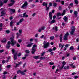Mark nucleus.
Returning <instances> with one entry per match:
<instances>
[{"mask_svg": "<svg viewBox=\"0 0 79 79\" xmlns=\"http://www.w3.org/2000/svg\"><path fill=\"white\" fill-rule=\"evenodd\" d=\"M10 40L11 42H12L11 43V42L8 41L7 43V44L8 45H10L11 44L12 47H13V46H15V44H16V41L14 40V38H11Z\"/></svg>", "mask_w": 79, "mask_h": 79, "instance_id": "1", "label": "nucleus"}, {"mask_svg": "<svg viewBox=\"0 0 79 79\" xmlns=\"http://www.w3.org/2000/svg\"><path fill=\"white\" fill-rule=\"evenodd\" d=\"M12 54L14 55V60H16L17 59V52H15V50L13 49H12Z\"/></svg>", "mask_w": 79, "mask_h": 79, "instance_id": "2", "label": "nucleus"}, {"mask_svg": "<svg viewBox=\"0 0 79 79\" xmlns=\"http://www.w3.org/2000/svg\"><path fill=\"white\" fill-rule=\"evenodd\" d=\"M37 45L35 44L33 45V47L31 49V53L32 54H34L35 52L36 51V49L37 48Z\"/></svg>", "mask_w": 79, "mask_h": 79, "instance_id": "3", "label": "nucleus"}, {"mask_svg": "<svg viewBox=\"0 0 79 79\" xmlns=\"http://www.w3.org/2000/svg\"><path fill=\"white\" fill-rule=\"evenodd\" d=\"M28 5V3H27V2H25L24 4H23L21 7V8L24 9L25 8H27V6Z\"/></svg>", "mask_w": 79, "mask_h": 79, "instance_id": "4", "label": "nucleus"}, {"mask_svg": "<svg viewBox=\"0 0 79 79\" xmlns=\"http://www.w3.org/2000/svg\"><path fill=\"white\" fill-rule=\"evenodd\" d=\"M43 44H44V48H46L49 46V43L47 42V41H44Z\"/></svg>", "mask_w": 79, "mask_h": 79, "instance_id": "5", "label": "nucleus"}, {"mask_svg": "<svg viewBox=\"0 0 79 79\" xmlns=\"http://www.w3.org/2000/svg\"><path fill=\"white\" fill-rule=\"evenodd\" d=\"M69 35V33H67L65 34L63 39L64 40H68V36Z\"/></svg>", "mask_w": 79, "mask_h": 79, "instance_id": "6", "label": "nucleus"}, {"mask_svg": "<svg viewBox=\"0 0 79 79\" xmlns=\"http://www.w3.org/2000/svg\"><path fill=\"white\" fill-rule=\"evenodd\" d=\"M75 31V27H72V31L70 32V34L71 35H73L74 31Z\"/></svg>", "mask_w": 79, "mask_h": 79, "instance_id": "7", "label": "nucleus"}, {"mask_svg": "<svg viewBox=\"0 0 79 79\" xmlns=\"http://www.w3.org/2000/svg\"><path fill=\"white\" fill-rule=\"evenodd\" d=\"M1 16H5V15L6 14V13L5 11H4V10L2 11L1 12Z\"/></svg>", "mask_w": 79, "mask_h": 79, "instance_id": "8", "label": "nucleus"}, {"mask_svg": "<svg viewBox=\"0 0 79 79\" xmlns=\"http://www.w3.org/2000/svg\"><path fill=\"white\" fill-rule=\"evenodd\" d=\"M71 68H75L76 66L75 65H74V63H72L69 64Z\"/></svg>", "mask_w": 79, "mask_h": 79, "instance_id": "9", "label": "nucleus"}, {"mask_svg": "<svg viewBox=\"0 0 79 79\" xmlns=\"http://www.w3.org/2000/svg\"><path fill=\"white\" fill-rule=\"evenodd\" d=\"M33 44V43H30V44H28V45H27V47H31L32 45Z\"/></svg>", "mask_w": 79, "mask_h": 79, "instance_id": "10", "label": "nucleus"}, {"mask_svg": "<svg viewBox=\"0 0 79 79\" xmlns=\"http://www.w3.org/2000/svg\"><path fill=\"white\" fill-rule=\"evenodd\" d=\"M26 15V13H24L23 15V18H24V17H26V18H27V17H28V15Z\"/></svg>", "mask_w": 79, "mask_h": 79, "instance_id": "11", "label": "nucleus"}, {"mask_svg": "<svg viewBox=\"0 0 79 79\" xmlns=\"http://www.w3.org/2000/svg\"><path fill=\"white\" fill-rule=\"evenodd\" d=\"M60 42H62V40H63V39L62 38V37H63V35H62V34L60 35Z\"/></svg>", "mask_w": 79, "mask_h": 79, "instance_id": "12", "label": "nucleus"}, {"mask_svg": "<svg viewBox=\"0 0 79 79\" xmlns=\"http://www.w3.org/2000/svg\"><path fill=\"white\" fill-rule=\"evenodd\" d=\"M52 12H49V18H50V19H52Z\"/></svg>", "mask_w": 79, "mask_h": 79, "instance_id": "13", "label": "nucleus"}, {"mask_svg": "<svg viewBox=\"0 0 79 79\" xmlns=\"http://www.w3.org/2000/svg\"><path fill=\"white\" fill-rule=\"evenodd\" d=\"M65 22H66V21H68V18L66 16H65L63 18Z\"/></svg>", "mask_w": 79, "mask_h": 79, "instance_id": "14", "label": "nucleus"}, {"mask_svg": "<svg viewBox=\"0 0 79 79\" xmlns=\"http://www.w3.org/2000/svg\"><path fill=\"white\" fill-rule=\"evenodd\" d=\"M6 42V40L5 39H4L3 40L1 41V42L2 43H5V42Z\"/></svg>", "mask_w": 79, "mask_h": 79, "instance_id": "15", "label": "nucleus"}, {"mask_svg": "<svg viewBox=\"0 0 79 79\" xmlns=\"http://www.w3.org/2000/svg\"><path fill=\"white\" fill-rule=\"evenodd\" d=\"M57 16H63V14L59 13L57 14Z\"/></svg>", "mask_w": 79, "mask_h": 79, "instance_id": "16", "label": "nucleus"}, {"mask_svg": "<svg viewBox=\"0 0 79 79\" xmlns=\"http://www.w3.org/2000/svg\"><path fill=\"white\" fill-rule=\"evenodd\" d=\"M64 45L63 44V45L61 44H59V47L60 48L61 47V49H62L63 48V47H64Z\"/></svg>", "mask_w": 79, "mask_h": 79, "instance_id": "17", "label": "nucleus"}, {"mask_svg": "<svg viewBox=\"0 0 79 79\" xmlns=\"http://www.w3.org/2000/svg\"><path fill=\"white\" fill-rule=\"evenodd\" d=\"M47 3H46V2H44L43 3V6H45L46 7H47Z\"/></svg>", "mask_w": 79, "mask_h": 79, "instance_id": "18", "label": "nucleus"}, {"mask_svg": "<svg viewBox=\"0 0 79 79\" xmlns=\"http://www.w3.org/2000/svg\"><path fill=\"white\" fill-rule=\"evenodd\" d=\"M39 56H33V58L35 59H38V58H39Z\"/></svg>", "mask_w": 79, "mask_h": 79, "instance_id": "19", "label": "nucleus"}, {"mask_svg": "<svg viewBox=\"0 0 79 79\" xmlns=\"http://www.w3.org/2000/svg\"><path fill=\"white\" fill-rule=\"evenodd\" d=\"M55 23V20H52L50 22V24H53V23Z\"/></svg>", "mask_w": 79, "mask_h": 79, "instance_id": "20", "label": "nucleus"}, {"mask_svg": "<svg viewBox=\"0 0 79 79\" xmlns=\"http://www.w3.org/2000/svg\"><path fill=\"white\" fill-rule=\"evenodd\" d=\"M22 71H21V70H19L17 71V74H19V73H21V72Z\"/></svg>", "mask_w": 79, "mask_h": 79, "instance_id": "21", "label": "nucleus"}, {"mask_svg": "<svg viewBox=\"0 0 79 79\" xmlns=\"http://www.w3.org/2000/svg\"><path fill=\"white\" fill-rule=\"evenodd\" d=\"M40 59L41 60H45V57H41Z\"/></svg>", "mask_w": 79, "mask_h": 79, "instance_id": "22", "label": "nucleus"}, {"mask_svg": "<svg viewBox=\"0 0 79 79\" xmlns=\"http://www.w3.org/2000/svg\"><path fill=\"white\" fill-rule=\"evenodd\" d=\"M55 37L54 36H51L50 37V40H52L54 39Z\"/></svg>", "mask_w": 79, "mask_h": 79, "instance_id": "23", "label": "nucleus"}, {"mask_svg": "<svg viewBox=\"0 0 79 79\" xmlns=\"http://www.w3.org/2000/svg\"><path fill=\"white\" fill-rule=\"evenodd\" d=\"M53 6H54V7H56V6H57V4L56 3H54L53 4Z\"/></svg>", "mask_w": 79, "mask_h": 79, "instance_id": "24", "label": "nucleus"}, {"mask_svg": "<svg viewBox=\"0 0 79 79\" xmlns=\"http://www.w3.org/2000/svg\"><path fill=\"white\" fill-rule=\"evenodd\" d=\"M74 2L77 5V4L78 3V1H77V0H75Z\"/></svg>", "mask_w": 79, "mask_h": 79, "instance_id": "25", "label": "nucleus"}, {"mask_svg": "<svg viewBox=\"0 0 79 79\" xmlns=\"http://www.w3.org/2000/svg\"><path fill=\"white\" fill-rule=\"evenodd\" d=\"M10 10L11 11H12V12H13V13H15V12L16 11L14 9H11Z\"/></svg>", "mask_w": 79, "mask_h": 79, "instance_id": "26", "label": "nucleus"}, {"mask_svg": "<svg viewBox=\"0 0 79 79\" xmlns=\"http://www.w3.org/2000/svg\"><path fill=\"white\" fill-rule=\"evenodd\" d=\"M23 20H24V19L22 18L20 19L19 22L21 23H22V22H23Z\"/></svg>", "mask_w": 79, "mask_h": 79, "instance_id": "27", "label": "nucleus"}, {"mask_svg": "<svg viewBox=\"0 0 79 79\" xmlns=\"http://www.w3.org/2000/svg\"><path fill=\"white\" fill-rule=\"evenodd\" d=\"M14 4H15V3H11L10 4H9V6H12V5H14Z\"/></svg>", "mask_w": 79, "mask_h": 79, "instance_id": "28", "label": "nucleus"}, {"mask_svg": "<svg viewBox=\"0 0 79 79\" xmlns=\"http://www.w3.org/2000/svg\"><path fill=\"white\" fill-rule=\"evenodd\" d=\"M45 26H43V27H41V30H44V29H45Z\"/></svg>", "mask_w": 79, "mask_h": 79, "instance_id": "29", "label": "nucleus"}, {"mask_svg": "<svg viewBox=\"0 0 79 79\" xmlns=\"http://www.w3.org/2000/svg\"><path fill=\"white\" fill-rule=\"evenodd\" d=\"M19 35H20V34H19L18 33H17V38H18L19 36Z\"/></svg>", "mask_w": 79, "mask_h": 79, "instance_id": "30", "label": "nucleus"}, {"mask_svg": "<svg viewBox=\"0 0 79 79\" xmlns=\"http://www.w3.org/2000/svg\"><path fill=\"white\" fill-rule=\"evenodd\" d=\"M3 0V2L4 3H7V2H8V0Z\"/></svg>", "mask_w": 79, "mask_h": 79, "instance_id": "31", "label": "nucleus"}, {"mask_svg": "<svg viewBox=\"0 0 79 79\" xmlns=\"http://www.w3.org/2000/svg\"><path fill=\"white\" fill-rule=\"evenodd\" d=\"M22 41V40L21 39H19L18 40V42H19V43H21Z\"/></svg>", "mask_w": 79, "mask_h": 79, "instance_id": "32", "label": "nucleus"}, {"mask_svg": "<svg viewBox=\"0 0 79 79\" xmlns=\"http://www.w3.org/2000/svg\"><path fill=\"white\" fill-rule=\"evenodd\" d=\"M21 74H22V75H25V73H24V72L22 71L21 72Z\"/></svg>", "mask_w": 79, "mask_h": 79, "instance_id": "33", "label": "nucleus"}, {"mask_svg": "<svg viewBox=\"0 0 79 79\" xmlns=\"http://www.w3.org/2000/svg\"><path fill=\"white\" fill-rule=\"evenodd\" d=\"M45 52L41 53V56H44V55H45Z\"/></svg>", "mask_w": 79, "mask_h": 79, "instance_id": "34", "label": "nucleus"}, {"mask_svg": "<svg viewBox=\"0 0 79 79\" xmlns=\"http://www.w3.org/2000/svg\"><path fill=\"white\" fill-rule=\"evenodd\" d=\"M46 7V11H48V10H49L50 8H49V7H47H47Z\"/></svg>", "mask_w": 79, "mask_h": 79, "instance_id": "35", "label": "nucleus"}, {"mask_svg": "<svg viewBox=\"0 0 79 79\" xmlns=\"http://www.w3.org/2000/svg\"><path fill=\"white\" fill-rule=\"evenodd\" d=\"M74 49V48L73 46L71 47L70 48V50H73Z\"/></svg>", "mask_w": 79, "mask_h": 79, "instance_id": "36", "label": "nucleus"}, {"mask_svg": "<svg viewBox=\"0 0 79 79\" xmlns=\"http://www.w3.org/2000/svg\"><path fill=\"white\" fill-rule=\"evenodd\" d=\"M77 11H74V15H77Z\"/></svg>", "mask_w": 79, "mask_h": 79, "instance_id": "37", "label": "nucleus"}, {"mask_svg": "<svg viewBox=\"0 0 79 79\" xmlns=\"http://www.w3.org/2000/svg\"><path fill=\"white\" fill-rule=\"evenodd\" d=\"M62 64L63 65V66H64L65 65V64H66V62L64 61H63L62 62Z\"/></svg>", "mask_w": 79, "mask_h": 79, "instance_id": "38", "label": "nucleus"}, {"mask_svg": "<svg viewBox=\"0 0 79 79\" xmlns=\"http://www.w3.org/2000/svg\"><path fill=\"white\" fill-rule=\"evenodd\" d=\"M21 53L20 52L18 54V55L17 54V56L19 57V56H21Z\"/></svg>", "mask_w": 79, "mask_h": 79, "instance_id": "39", "label": "nucleus"}, {"mask_svg": "<svg viewBox=\"0 0 79 79\" xmlns=\"http://www.w3.org/2000/svg\"><path fill=\"white\" fill-rule=\"evenodd\" d=\"M61 0H56V3H58V2H60Z\"/></svg>", "mask_w": 79, "mask_h": 79, "instance_id": "40", "label": "nucleus"}, {"mask_svg": "<svg viewBox=\"0 0 79 79\" xmlns=\"http://www.w3.org/2000/svg\"><path fill=\"white\" fill-rule=\"evenodd\" d=\"M3 3L1 2H0V6H3Z\"/></svg>", "mask_w": 79, "mask_h": 79, "instance_id": "41", "label": "nucleus"}, {"mask_svg": "<svg viewBox=\"0 0 79 79\" xmlns=\"http://www.w3.org/2000/svg\"><path fill=\"white\" fill-rule=\"evenodd\" d=\"M55 30L56 31H58V27H55Z\"/></svg>", "mask_w": 79, "mask_h": 79, "instance_id": "42", "label": "nucleus"}, {"mask_svg": "<svg viewBox=\"0 0 79 79\" xmlns=\"http://www.w3.org/2000/svg\"><path fill=\"white\" fill-rule=\"evenodd\" d=\"M16 46L17 47H20V45H19L18 43L16 44Z\"/></svg>", "mask_w": 79, "mask_h": 79, "instance_id": "43", "label": "nucleus"}, {"mask_svg": "<svg viewBox=\"0 0 79 79\" xmlns=\"http://www.w3.org/2000/svg\"><path fill=\"white\" fill-rule=\"evenodd\" d=\"M26 52L27 53H30V52L28 50H27L26 51Z\"/></svg>", "mask_w": 79, "mask_h": 79, "instance_id": "44", "label": "nucleus"}, {"mask_svg": "<svg viewBox=\"0 0 79 79\" xmlns=\"http://www.w3.org/2000/svg\"><path fill=\"white\" fill-rule=\"evenodd\" d=\"M49 64L50 65H53L54 64V63L53 62H50Z\"/></svg>", "mask_w": 79, "mask_h": 79, "instance_id": "45", "label": "nucleus"}, {"mask_svg": "<svg viewBox=\"0 0 79 79\" xmlns=\"http://www.w3.org/2000/svg\"><path fill=\"white\" fill-rule=\"evenodd\" d=\"M13 22H11L10 23V26L12 27V25H13Z\"/></svg>", "mask_w": 79, "mask_h": 79, "instance_id": "46", "label": "nucleus"}, {"mask_svg": "<svg viewBox=\"0 0 79 79\" xmlns=\"http://www.w3.org/2000/svg\"><path fill=\"white\" fill-rule=\"evenodd\" d=\"M69 44H67L65 45V47H66V48H68V47H69Z\"/></svg>", "mask_w": 79, "mask_h": 79, "instance_id": "47", "label": "nucleus"}, {"mask_svg": "<svg viewBox=\"0 0 79 79\" xmlns=\"http://www.w3.org/2000/svg\"><path fill=\"white\" fill-rule=\"evenodd\" d=\"M61 3L62 4V5H64V1H62L61 2Z\"/></svg>", "mask_w": 79, "mask_h": 79, "instance_id": "48", "label": "nucleus"}, {"mask_svg": "<svg viewBox=\"0 0 79 79\" xmlns=\"http://www.w3.org/2000/svg\"><path fill=\"white\" fill-rule=\"evenodd\" d=\"M6 32L7 34H9V33H10V31H9V30H7L6 31Z\"/></svg>", "mask_w": 79, "mask_h": 79, "instance_id": "49", "label": "nucleus"}, {"mask_svg": "<svg viewBox=\"0 0 79 79\" xmlns=\"http://www.w3.org/2000/svg\"><path fill=\"white\" fill-rule=\"evenodd\" d=\"M19 17H22V18H23V16L22 14H20L19 15Z\"/></svg>", "mask_w": 79, "mask_h": 79, "instance_id": "50", "label": "nucleus"}, {"mask_svg": "<svg viewBox=\"0 0 79 79\" xmlns=\"http://www.w3.org/2000/svg\"><path fill=\"white\" fill-rule=\"evenodd\" d=\"M49 5V6H52V3L50 2Z\"/></svg>", "mask_w": 79, "mask_h": 79, "instance_id": "51", "label": "nucleus"}, {"mask_svg": "<svg viewBox=\"0 0 79 79\" xmlns=\"http://www.w3.org/2000/svg\"><path fill=\"white\" fill-rule=\"evenodd\" d=\"M69 6H73V3H71L69 5Z\"/></svg>", "mask_w": 79, "mask_h": 79, "instance_id": "52", "label": "nucleus"}, {"mask_svg": "<svg viewBox=\"0 0 79 79\" xmlns=\"http://www.w3.org/2000/svg\"><path fill=\"white\" fill-rule=\"evenodd\" d=\"M33 40H34V39L31 38L30 40V42H32Z\"/></svg>", "mask_w": 79, "mask_h": 79, "instance_id": "53", "label": "nucleus"}, {"mask_svg": "<svg viewBox=\"0 0 79 79\" xmlns=\"http://www.w3.org/2000/svg\"><path fill=\"white\" fill-rule=\"evenodd\" d=\"M49 52H52L53 51V49H49L48 50Z\"/></svg>", "mask_w": 79, "mask_h": 79, "instance_id": "54", "label": "nucleus"}, {"mask_svg": "<svg viewBox=\"0 0 79 79\" xmlns=\"http://www.w3.org/2000/svg\"><path fill=\"white\" fill-rule=\"evenodd\" d=\"M19 34H21V33H22V30H19Z\"/></svg>", "mask_w": 79, "mask_h": 79, "instance_id": "55", "label": "nucleus"}, {"mask_svg": "<svg viewBox=\"0 0 79 79\" xmlns=\"http://www.w3.org/2000/svg\"><path fill=\"white\" fill-rule=\"evenodd\" d=\"M61 8H62V6H59V10H61Z\"/></svg>", "mask_w": 79, "mask_h": 79, "instance_id": "56", "label": "nucleus"}, {"mask_svg": "<svg viewBox=\"0 0 79 79\" xmlns=\"http://www.w3.org/2000/svg\"><path fill=\"white\" fill-rule=\"evenodd\" d=\"M4 51V50H0V53H2V52H3Z\"/></svg>", "mask_w": 79, "mask_h": 79, "instance_id": "57", "label": "nucleus"}, {"mask_svg": "<svg viewBox=\"0 0 79 79\" xmlns=\"http://www.w3.org/2000/svg\"><path fill=\"white\" fill-rule=\"evenodd\" d=\"M21 23L20 22H18L17 23V25H18V26L19 25V24Z\"/></svg>", "mask_w": 79, "mask_h": 79, "instance_id": "58", "label": "nucleus"}, {"mask_svg": "<svg viewBox=\"0 0 79 79\" xmlns=\"http://www.w3.org/2000/svg\"><path fill=\"white\" fill-rule=\"evenodd\" d=\"M36 15V13H34L33 14L32 16H33V17H34V16H35V15Z\"/></svg>", "mask_w": 79, "mask_h": 79, "instance_id": "59", "label": "nucleus"}, {"mask_svg": "<svg viewBox=\"0 0 79 79\" xmlns=\"http://www.w3.org/2000/svg\"><path fill=\"white\" fill-rule=\"evenodd\" d=\"M0 27H3V25H2V23H0Z\"/></svg>", "mask_w": 79, "mask_h": 79, "instance_id": "60", "label": "nucleus"}, {"mask_svg": "<svg viewBox=\"0 0 79 79\" xmlns=\"http://www.w3.org/2000/svg\"><path fill=\"white\" fill-rule=\"evenodd\" d=\"M55 68V66L53 65V66H52V69H54Z\"/></svg>", "mask_w": 79, "mask_h": 79, "instance_id": "61", "label": "nucleus"}, {"mask_svg": "<svg viewBox=\"0 0 79 79\" xmlns=\"http://www.w3.org/2000/svg\"><path fill=\"white\" fill-rule=\"evenodd\" d=\"M42 29L41 28H39V30H38V32H41L42 31Z\"/></svg>", "mask_w": 79, "mask_h": 79, "instance_id": "62", "label": "nucleus"}, {"mask_svg": "<svg viewBox=\"0 0 79 79\" xmlns=\"http://www.w3.org/2000/svg\"><path fill=\"white\" fill-rule=\"evenodd\" d=\"M7 74V72H4L3 73V74Z\"/></svg>", "mask_w": 79, "mask_h": 79, "instance_id": "63", "label": "nucleus"}, {"mask_svg": "<svg viewBox=\"0 0 79 79\" xmlns=\"http://www.w3.org/2000/svg\"><path fill=\"white\" fill-rule=\"evenodd\" d=\"M16 76H14V77H13V79H16Z\"/></svg>", "mask_w": 79, "mask_h": 79, "instance_id": "64", "label": "nucleus"}]
</instances>
